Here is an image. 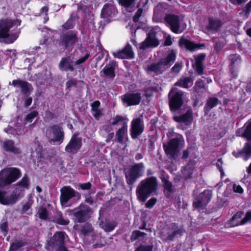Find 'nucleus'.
<instances>
[{
	"label": "nucleus",
	"mask_w": 251,
	"mask_h": 251,
	"mask_svg": "<svg viewBox=\"0 0 251 251\" xmlns=\"http://www.w3.org/2000/svg\"><path fill=\"white\" fill-rule=\"evenodd\" d=\"M244 214L242 212H237L233 216L232 218L229 221V224L230 226H236L240 225H243L244 219L243 216Z\"/></svg>",
	"instance_id": "2f4dec72"
},
{
	"label": "nucleus",
	"mask_w": 251,
	"mask_h": 251,
	"mask_svg": "<svg viewBox=\"0 0 251 251\" xmlns=\"http://www.w3.org/2000/svg\"><path fill=\"white\" fill-rule=\"evenodd\" d=\"M12 84L15 87H20L22 93L27 96L29 95L33 90L32 85L25 80L14 79L12 81Z\"/></svg>",
	"instance_id": "f3484780"
},
{
	"label": "nucleus",
	"mask_w": 251,
	"mask_h": 251,
	"mask_svg": "<svg viewBox=\"0 0 251 251\" xmlns=\"http://www.w3.org/2000/svg\"><path fill=\"white\" fill-rule=\"evenodd\" d=\"M145 235V233L141 232L139 230H134L132 232V236H133L135 239H137L140 237H144Z\"/></svg>",
	"instance_id": "338daca9"
},
{
	"label": "nucleus",
	"mask_w": 251,
	"mask_h": 251,
	"mask_svg": "<svg viewBox=\"0 0 251 251\" xmlns=\"http://www.w3.org/2000/svg\"><path fill=\"white\" fill-rule=\"evenodd\" d=\"M158 190L157 178L155 176L148 177L142 180L137 186L136 196L140 201L144 202L150 197L156 196Z\"/></svg>",
	"instance_id": "f257e3e1"
},
{
	"label": "nucleus",
	"mask_w": 251,
	"mask_h": 251,
	"mask_svg": "<svg viewBox=\"0 0 251 251\" xmlns=\"http://www.w3.org/2000/svg\"><path fill=\"white\" fill-rule=\"evenodd\" d=\"M148 71L149 72H154L156 75L160 74L163 72V69L159 61L156 63H152L148 67Z\"/></svg>",
	"instance_id": "37998d69"
},
{
	"label": "nucleus",
	"mask_w": 251,
	"mask_h": 251,
	"mask_svg": "<svg viewBox=\"0 0 251 251\" xmlns=\"http://www.w3.org/2000/svg\"><path fill=\"white\" fill-rule=\"evenodd\" d=\"M232 154L236 157L243 156L245 160H247L251 156V144L249 143L246 144L243 150L239 151L238 153L233 151Z\"/></svg>",
	"instance_id": "7c9ffc66"
},
{
	"label": "nucleus",
	"mask_w": 251,
	"mask_h": 251,
	"mask_svg": "<svg viewBox=\"0 0 251 251\" xmlns=\"http://www.w3.org/2000/svg\"><path fill=\"white\" fill-rule=\"evenodd\" d=\"M78 40V32L76 30H69L60 36L58 45L65 50H72Z\"/></svg>",
	"instance_id": "9d476101"
},
{
	"label": "nucleus",
	"mask_w": 251,
	"mask_h": 251,
	"mask_svg": "<svg viewBox=\"0 0 251 251\" xmlns=\"http://www.w3.org/2000/svg\"><path fill=\"white\" fill-rule=\"evenodd\" d=\"M128 120L126 116L120 115H116L110 120V124L111 126L121 125V127L116 132L117 141L119 143L123 144L124 142L125 137L127 136Z\"/></svg>",
	"instance_id": "39448f33"
},
{
	"label": "nucleus",
	"mask_w": 251,
	"mask_h": 251,
	"mask_svg": "<svg viewBox=\"0 0 251 251\" xmlns=\"http://www.w3.org/2000/svg\"><path fill=\"white\" fill-rule=\"evenodd\" d=\"M21 20L20 19L12 20L5 18L0 20V39H4V42L9 44L14 42L19 37V33H14L9 34L10 28L14 25H20Z\"/></svg>",
	"instance_id": "f03ea898"
},
{
	"label": "nucleus",
	"mask_w": 251,
	"mask_h": 251,
	"mask_svg": "<svg viewBox=\"0 0 251 251\" xmlns=\"http://www.w3.org/2000/svg\"><path fill=\"white\" fill-rule=\"evenodd\" d=\"M159 177L163 183V192L167 198L171 196L173 193V184L169 181V176L164 170L159 171Z\"/></svg>",
	"instance_id": "2eb2a0df"
},
{
	"label": "nucleus",
	"mask_w": 251,
	"mask_h": 251,
	"mask_svg": "<svg viewBox=\"0 0 251 251\" xmlns=\"http://www.w3.org/2000/svg\"><path fill=\"white\" fill-rule=\"evenodd\" d=\"M218 104V100L216 98L210 99L207 103L206 108L210 109L217 105Z\"/></svg>",
	"instance_id": "6e6d98bb"
},
{
	"label": "nucleus",
	"mask_w": 251,
	"mask_h": 251,
	"mask_svg": "<svg viewBox=\"0 0 251 251\" xmlns=\"http://www.w3.org/2000/svg\"><path fill=\"white\" fill-rule=\"evenodd\" d=\"M157 200L155 197L151 198L146 202L145 205L147 208H152L157 202Z\"/></svg>",
	"instance_id": "13d9d810"
},
{
	"label": "nucleus",
	"mask_w": 251,
	"mask_h": 251,
	"mask_svg": "<svg viewBox=\"0 0 251 251\" xmlns=\"http://www.w3.org/2000/svg\"><path fill=\"white\" fill-rule=\"evenodd\" d=\"M6 192L0 190V203L3 205H8V197H6Z\"/></svg>",
	"instance_id": "864d4df0"
},
{
	"label": "nucleus",
	"mask_w": 251,
	"mask_h": 251,
	"mask_svg": "<svg viewBox=\"0 0 251 251\" xmlns=\"http://www.w3.org/2000/svg\"><path fill=\"white\" fill-rule=\"evenodd\" d=\"M32 202H30L29 201L27 202L23 205L22 209H21V213L24 214L26 212L31 206Z\"/></svg>",
	"instance_id": "e2e57ef3"
},
{
	"label": "nucleus",
	"mask_w": 251,
	"mask_h": 251,
	"mask_svg": "<svg viewBox=\"0 0 251 251\" xmlns=\"http://www.w3.org/2000/svg\"><path fill=\"white\" fill-rule=\"evenodd\" d=\"M24 194L16 189H15L9 197H8V202L9 204L15 203L19 199L23 197Z\"/></svg>",
	"instance_id": "58836bf2"
},
{
	"label": "nucleus",
	"mask_w": 251,
	"mask_h": 251,
	"mask_svg": "<svg viewBox=\"0 0 251 251\" xmlns=\"http://www.w3.org/2000/svg\"><path fill=\"white\" fill-rule=\"evenodd\" d=\"M156 32L154 29L151 30L147 34L146 39L140 44L139 49L144 50L151 47L158 46L159 42L156 38Z\"/></svg>",
	"instance_id": "4468645a"
},
{
	"label": "nucleus",
	"mask_w": 251,
	"mask_h": 251,
	"mask_svg": "<svg viewBox=\"0 0 251 251\" xmlns=\"http://www.w3.org/2000/svg\"><path fill=\"white\" fill-rule=\"evenodd\" d=\"M90 54L89 53H86L84 56L79 58L78 60H77L75 62V65H79L81 64L84 62H85L89 57Z\"/></svg>",
	"instance_id": "bf43d9fd"
},
{
	"label": "nucleus",
	"mask_w": 251,
	"mask_h": 251,
	"mask_svg": "<svg viewBox=\"0 0 251 251\" xmlns=\"http://www.w3.org/2000/svg\"><path fill=\"white\" fill-rule=\"evenodd\" d=\"M117 225V224L115 221L105 220L104 222L102 223L100 225L104 231L106 232H110L115 228Z\"/></svg>",
	"instance_id": "a19ab883"
},
{
	"label": "nucleus",
	"mask_w": 251,
	"mask_h": 251,
	"mask_svg": "<svg viewBox=\"0 0 251 251\" xmlns=\"http://www.w3.org/2000/svg\"><path fill=\"white\" fill-rule=\"evenodd\" d=\"M174 120L177 122L182 123L186 125H189L192 122V111L190 110L184 115L179 117H174Z\"/></svg>",
	"instance_id": "c756f323"
},
{
	"label": "nucleus",
	"mask_w": 251,
	"mask_h": 251,
	"mask_svg": "<svg viewBox=\"0 0 251 251\" xmlns=\"http://www.w3.org/2000/svg\"><path fill=\"white\" fill-rule=\"evenodd\" d=\"M79 133L75 132L65 147V151L69 154H76L82 146V138L79 137Z\"/></svg>",
	"instance_id": "9b49d317"
},
{
	"label": "nucleus",
	"mask_w": 251,
	"mask_h": 251,
	"mask_svg": "<svg viewBox=\"0 0 251 251\" xmlns=\"http://www.w3.org/2000/svg\"><path fill=\"white\" fill-rule=\"evenodd\" d=\"M77 84V80L75 78H71L66 82V91L69 93L72 89V87H76Z\"/></svg>",
	"instance_id": "de8ad7c7"
},
{
	"label": "nucleus",
	"mask_w": 251,
	"mask_h": 251,
	"mask_svg": "<svg viewBox=\"0 0 251 251\" xmlns=\"http://www.w3.org/2000/svg\"><path fill=\"white\" fill-rule=\"evenodd\" d=\"M153 246L152 244L146 245L140 244L134 251H153Z\"/></svg>",
	"instance_id": "603ef678"
},
{
	"label": "nucleus",
	"mask_w": 251,
	"mask_h": 251,
	"mask_svg": "<svg viewBox=\"0 0 251 251\" xmlns=\"http://www.w3.org/2000/svg\"><path fill=\"white\" fill-rule=\"evenodd\" d=\"M194 169V166L192 164H188L184 169L182 170V174L184 176L188 179L190 178L192 174V171Z\"/></svg>",
	"instance_id": "49530a36"
},
{
	"label": "nucleus",
	"mask_w": 251,
	"mask_h": 251,
	"mask_svg": "<svg viewBox=\"0 0 251 251\" xmlns=\"http://www.w3.org/2000/svg\"><path fill=\"white\" fill-rule=\"evenodd\" d=\"M91 208L86 204H80L78 207L69 210V215L75 223H83L90 218Z\"/></svg>",
	"instance_id": "423d86ee"
},
{
	"label": "nucleus",
	"mask_w": 251,
	"mask_h": 251,
	"mask_svg": "<svg viewBox=\"0 0 251 251\" xmlns=\"http://www.w3.org/2000/svg\"><path fill=\"white\" fill-rule=\"evenodd\" d=\"M22 176L21 170L15 167L3 169L0 171V187L7 186L16 181Z\"/></svg>",
	"instance_id": "20e7f679"
},
{
	"label": "nucleus",
	"mask_w": 251,
	"mask_h": 251,
	"mask_svg": "<svg viewBox=\"0 0 251 251\" xmlns=\"http://www.w3.org/2000/svg\"><path fill=\"white\" fill-rule=\"evenodd\" d=\"M169 98V105L170 111L173 112V87H172L168 95Z\"/></svg>",
	"instance_id": "680f3d73"
},
{
	"label": "nucleus",
	"mask_w": 251,
	"mask_h": 251,
	"mask_svg": "<svg viewBox=\"0 0 251 251\" xmlns=\"http://www.w3.org/2000/svg\"><path fill=\"white\" fill-rule=\"evenodd\" d=\"M116 66V62L114 61H111L104 67L100 73H103L105 76L113 79L115 77Z\"/></svg>",
	"instance_id": "b1692460"
},
{
	"label": "nucleus",
	"mask_w": 251,
	"mask_h": 251,
	"mask_svg": "<svg viewBox=\"0 0 251 251\" xmlns=\"http://www.w3.org/2000/svg\"><path fill=\"white\" fill-rule=\"evenodd\" d=\"M193 84V80L189 77H182L180 80L176 83V86H179L181 87L186 88Z\"/></svg>",
	"instance_id": "79ce46f5"
},
{
	"label": "nucleus",
	"mask_w": 251,
	"mask_h": 251,
	"mask_svg": "<svg viewBox=\"0 0 251 251\" xmlns=\"http://www.w3.org/2000/svg\"><path fill=\"white\" fill-rule=\"evenodd\" d=\"M17 187L15 189L24 193L25 190H28L30 187V179L27 175L25 174L22 178L15 184Z\"/></svg>",
	"instance_id": "cd10ccee"
},
{
	"label": "nucleus",
	"mask_w": 251,
	"mask_h": 251,
	"mask_svg": "<svg viewBox=\"0 0 251 251\" xmlns=\"http://www.w3.org/2000/svg\"><path fill=\"white\" fill-rule=\"evenodd\" d=\"M143 12V9L141 8H139L137 9L135 15L133 16L132 18V20L134 23H137L139 21V19L142 15Z\"/></svg>",
	"instance_id": "4d7b16f0"
},
{
	"label": "nucleus",
	"mask_w": 251,
	"mask_h": 251,
	"mask_svg": "<svg viewBox=\"0 0 251 251\" xmlns=\"http://www.w3.org/2000/svg\"><path fill=\"white\" fill-rule=\"evenodd\" d=\"M137 0H118L120 5L126 8H129L134 6Z\"/></svg>",
	"instance_id": "09e8293b"
},
{
	"label": "nucleus",
	"mask_w": 251,
	"mask_h": 251,
	"mask_svg": "<svg viewBox=\"0 0 251 251\" xmlns=\"http://www.w3.org/2000/svg\"><path fill=\"white\" fill-rule=\"evenodd\" d=\"M204 57L205 55L203 54L194 56L195 62L193 64V66L199 75H201L202 73L203 68L202 62Z\"/></svg>",
	"instance_id": "473e14b6"
},
{
	"label": "nucleus",
	"mask_w": 251,
	"mask_h": 251,
	"mask_svg": "<svg viewBox=\"0 0 251 251\" xmlns=\"http://www.w3.org/2000/svg\"><path fill=\"white\" fill-rule=\"evenodd\" d=\"M94 228L92 225L89 223H85L80 229L79 235L84 237L88 236L93 232Z\"/></svg>",
	"instance_id": "e433bc0d"
},
{
	"label": "nucleus",
	"mask_w": 251,
	"mask_h": 251,
	"mask_svg": "<svg viewBox=\"0 0 251 251\" xmlns=\"http://www.w3.org/2000/svg\"><path fill=\"white\" fill-rule=\"evenodd\" d=\"M186 24L184 21L183 17L174 15V33H181L186 28Z\"/></svg>",
	"instance_id": "5701e85b"
},
{
	"label": "nucleus",
	"mask_w": 251,
	"mask_h": 251,
	"mask_svg": "<svg viewBox=\"0 0 251 251\" xmlns=\"http://www.w3.org/2000/svg\"><path fill=\"white\" fill-rule=\"evenodd\" d=\"M37 214L39 218L42 220L47 221L49 219V212L48 209L45 207H40Z\"/></svg>",
	"instance_id": "c03bdc74"
},
{
	"label": "nucleus",
	"mask_w": 251,
	"mask_h": 251,
	"mask_svg": "<svg viewBox=\"0 0 251 251\" xmlns=\"http://www.w3.org/2000/svg\"><path fill=\"white\" fill-rule=\"evenodd\" d=\"M46 136L50 143H56L60 145L65 138V132L62 126L60 125H52L47 127Z\"/></svg>",
	"instance_id": "6e6552de"
},
{
	"label": "nucleus",
	"mask_w": 251,
	"mask_h": 251,
	"mask_svg": "<svg viewBox=\"0 0 251 251\" xmlns=\"http://www.w3.org/2000/svg\"><path fill=\"white\" fill-rule=\"evenodd\" d=\"M118 13V10L113 3H105L101 10L100 16L103 19H107L115 16Z\"/></svg>",
	"instance_id": "6ab92c4d"
},
{
	"label": "nucleus",
	"mask_w": 251,
	"mask_h": 251,
	"mask_svg": "<svg viewBox=\"0 0 251 251\" xmlns=\"http://www.w3.org/2000/svg\"><path fill=\"white\" fill-rule=\"evenodd\" d=\"M8 224L7 221L0 224V230L4 236H6L8 232Z\"/></svg>",
	"instance_id": "5fc2aeb1"
},
{
	"label": "nucleus",
	"mask_w": 251,
	"mask_h": 251,
	"mask_svg": "<svg viewBox=\"0 0 251 251\" xmlns=\"http://www.w3.org/2000/svg\"><path fill=\"white\" fill-rule=\"evenodd\" d=\"M164 20L171 31H173V14L170 12L165 15Z\"/></svg>",
	"instance_id": "8fccbe9b"
},
{
	"label": "nucleus",
	"mask_w": 251,
	"mask_h": 251,
	"mask_svg": "<svg viewBox=\"0 0 251 251\" xmlns=\"http://www.w3.org/2000/svg\"><path fill=\"white\" fill-rule=\"evenodd\" d=\"M64 231H56L52 236L47 241L48 249L55 251H68L65 246V235Z\"/></svg>",
	"instance_id": "1a4fd4ad"
},
{
	"label": "nucleus",
	"mask_w": 251,
	"mask_h": 251,
	"mask_svg": "<svg viewBox=\"0 0 251 251\" xmlns=\"http://www.w3.org/2000/svg\"><path fill=\"white\" fill-rule=\"evenodd\" d=\"M179 45L181 47L185 48L187 50L191 51L197 50L203 46L202 45L195 44L184 38H181L180 39Z\"/></svg>",
	"instance_id": "a878e982"
},
{
	"label": "nucleus",
	"mask_w": 251,
	"mask_h": 251,
	"mask_svg": "<svg viewBox=\"0 0 251 251\" xmlns=\"http://www.w3.org/2000/svg\"><path fill=\"white\" fill-rule=\"evenodd\" d=\"M141 94L140 93H126L121 97L123 103L126 106L138 105L141 101Z\"/></svg>",
	"instance_id": "ddd939ff"
},
{
	"label": "nucleus",
	"mask_w": 251,
	"mask_h": 251,
	"mask_svg": "<svg viewBox=\"0 0 251 251\" xmlns=\"http://www.w3.org/2000/svg\"><path fill=\"white\" fill-rule=\"evenodd\" d=\"M54 222L59 225L67 226L69 225L70 221L68 219H64L61 213L58 217L55 218Z\"/></svg>",
	"instance_id": "3c124183"
},
{
	"label": "nucleus",
	"mask_w": 251,
	"mask_h": 251,
	"mask_svg": "<svg viewBox=\"0 0 251 251\" xmlns=\"http://www.w3.org/2000/svg\"><path fill=\"white\" fill-rule=\"evenodd\" d=\"M212 197V192L209 190L204 191L193 202L195 207H202L206 206L210 201Z\"/></svg>",
	"instance_id": "dca6fc26"
},
{
	"label": "nucleus",
	"mask_w": 251,
	"mask_h": 251,
	"mask_svg": "<svg viewBox=\"0 0 251 251\" xmlns=\"http://www.w3.org/2000/svg\"><path fill=\"white\" fill-rule=\"evenodd\" d=\"M145 125L143 120L140 118L133 119L131 122L130 134L132 139H137L144 132Z\"/></svg>",
	"instance_id": "f8f14e48"
},
{
	"label": "nucleus",
	"mask_w": 251,
	"mask_h": 251,
	"mask_svg": "<svg viewBox=\"0 0 251 251\" xmlns=\"http://www.w3.org/2000/svg\"><path fill=\"white\" fill-rule=\"evenodd\" d=\"M243 224H246L247 223H251V210L247 212L245 216L243 217Z\"/></svg>",
	"instance_id": "0e129e2a"
},
{
	"label": "nucleus",
	"mask_w": 251,
	"mask_h": 251,
	"mask_svg": "<svg viewBox=\"0 0 251 251\" xmlns=\"http://www.w3.org/2000/svg\"><path fill=\"white\" fill-rule=\"evenodd\" d=\"M39 115L38 112L36 110H33L30 112H29L24 118V123L25 124H27V123H32L33 121V119L38 117Z\"/></svg>",
	"instance_id": "a18cd8bd"
},
{
	"label": "nucleus",
	"mask_w": 251,
	"mask_h": 251,
	"mask_svg": "<svg viewBox=\"0 0 251 251\" xmlns=\"http://www.w3.org/2000/svg\"><path fill=\"white\" fill-rule=\"evenodd\" d=\"M144 165L143 163H135L124 170L126 182L128 185L132 186L143 174Z\"/></svg>",
	"instance_id": "0eeeda50"
},
{
	"label": "nucleus",
	"mask_w": 251,
	"mask_h": 251,
	"mask_svg": "<svg viewBox=\"0 0 251 251\" xmlns=\"http://www.w3.org/2000/svg\"><path fill=\"white\" fill-rule=\"evenodd\" d=\"M173 61V50H170L168 54L161 58L159 62L162 67L168 68L171 66V62Z\"/></svg>",
	"instance_id": "4c0bfd02"
},
{
	"label": "nucleus",
	"mask_w": 251,
	"mask_h": 251,
	"mask_svg": "<svg viewBox=\"0 0 251 251\" xmlns=\"http://www.w3.org/2000/svg\"><path fill=\"white\" fill-rule=\"evenodd\" d=\"M2 148L4 151L12 152L14 154H19L22 153L21 150L15 146V142L12 140L4 141L2 143Z\"/></svg>",
	"instance_id": "4be33fe9"
},
{
	"label": "nucleus",
	"mask_w": 251,
	"mask_h": 251,
	"mask_svg": "<svg viewBox=\"0 0 251 251\" xmlns=\"http://www.w3.org/2000/svg\"><path fill=\"white\" fill-rule=\"evenodd\" d=\"M60 191V202L62 207H70L81 199L80 193L70 186L62 187Z\"/></svg>",
	"instance_id": "7ed1b4c3"
},
{
	"label": "nucleus",
	"mask_w": 251,
	"mask_h": 251,
	"mask_svg": "<svg viewBox=\"0 0 251 251\" xmlns=\"http://www.w3.org/2000/svg\"><path fill=\"white\" fill-rule=\"evenodd\" d=\"M78 186L83 190H88L91 188L92 184L90 182H87L86 183H79Z\"/></svg>",
	"instance_id": "052dcab7"
},
{
	"label": "nucleus",
	"mask_w": 251,
	"mask_h": 251,
	"mask_svg": "<svg viewBox=\"0 0 251 251\" xmlns=\"http://www.w3.org/2000/svg\"><path fill=\"white\" fill-rule=\"evenodd\" d=\"M182 93L181 91H174V110L179 107L182 104Z\"/></svg>",
	"instance_id": "ea45409f"
},
{
	"label": "nucleus",
	"mask_w": 251,
	"mask_h": 251,
	"mask_svg": "<svg viewBox=\"0 0 251 251\" xmlns=\"http://www.w3.org/2000/svg\"><path fill=\"white\" fill-rule=\"evenodd\" d=\"M236 134L238 136H242L251 140V119L245 124L243 128L237 130Z\"/></svg>",
	"instance_id": "393cba45"
},
{
	"label": "nucleus",
	"mask_w": 251,
	"mask_h": 251,
	"mask_svg": "<svg viewBox=\"0 0 251 251\" xmlns=\"http://www.w3.org/2000/svg\"><path fill=\"white\" fill-rule=\"evenodd\" d=\"M75 17L74 14L72 13L69 18L61 25V27L63 29L69 31L72 30L71 29H73L75 27Z\"/></svg>",
	"instance_id": "c9c22d12"
},
{
	"label": "nucleus",
	"mask_w": 251,
	"mask_h": 251,
	"mask_svg": "<svg viewBox=\"0 0 251 251\" xmlns=\"http://www.w3.org/2000/svg\"><path fill=\"white\" fill-rule=\"evenodd\" d=\"M113 55L115 58L120 59H132L134 57L132 47L129 44H127L121 50L114 52Z\"/></svg>",
	"instance_id": "aec40b11"
},
{
	"label": "nucleus",
	"mask_w": 251,
	"mask_h": 251,
	"mask_svg": "<svg viewBox=\"0 0 251 251\" xmlns=\"http://www.w3.org/2000/svg\"><path fill=\"white\" fill-rule=\"evenodd\" d=\"M49 10L48 4H46L43 7H42L40 10V12L39 13V15H42L43 14H45L46 16H47L48 14V11Z\"/></svg>",
	"instance_id": "774afa93"
},
{
	"label": "nucleus",
	"mask_w": 251,
	"mask_h": 251,
	"mask_svg": "<svg viewBox=\"0 0 251 251\" xmlns=\"http://www.w3.org/2000/svg\"><path fill=\"white\" fill-rule=\"evenodd\" d=\"M222 23L221 20L217 18L209 17L208 24L206 26V29L213 32L218 31L222 27Z\"/></svg>",
	"instance_id": "bb28decb"
},
{
	"label": "nucleus",
	"mask_w": 251,
	"mask_h": 251,
	"mask_svg": "<svg viewBox=\"0 0 251 251\" xmlns=\"http://www.w3.org/2000/svg\"><path fill=\"white\" fill-rule=\"evenodd\" d=\"M184 145V139L180 134L174 135V156L177 150L181 149Z\"/></svg>",
	"instance_id": "f704fd0d"
},
{
	"label": "nucleus",
	"mask_w": 251,
	"mask_h": 251,
	"mask_svg": "<svg viewBox=\"0 0 251 251\" xmlns=\"http://www.w3.org/2000/svg\"><path fill=\"white\" fill-rule=\"evenodd\" d=\"M172 6L165 2H159L153 8V16L162 17L164 15L171 12Z\"/></svg>",
	"instance_id": "a211bd4d"
},
{
	"label": "nucleus",
	"mask_w": 251,
	"mask_h": 251,
	"mask_svg": "<svg viewBox=\"0 0 251 251\" xmlns=\"http://www.w3.org/2000/svg\"><path fill=\"white\" fill-rule=\"evenodd\" d=\"M100 102L99 100H95L91 104L92 111H95L99 109V108L100 106Z\"/></svg>",
	"instance_id": "69168bd1"
},
{
	"label": "nucleus",
	"mask_w": 251,
	"mask_h": 251,
	"mask_svg": "<svg viewBox=\"0 0 251 251\" xmlns=\"http://www.w3.org/2000/svg\"><path fill=\"white\" fill-rule=\"evenodd\" d=\"M70 58V56L63 57L59 63V68L62 71L73 72L75 70V64Z\"/></svg>",
	"instance_id": "412c9836"
},
{
	"label": "nucleus",
	"mask_w": 251,
	"mask_h": 251,
	"mask_svg": "<svg viewBox=\"0 0 251 251\" xmlns=\"http://www.w3.org/2000/svg\"><path fill=\"white\" fill-rule=\"evenodd\" d=\"M27 244L25 239H15L10 244L9 251H18Z\"/></svg>",
	"instance_id": "72a5a7b5"
},
{
	"label": "nucleus",
	"mask_w": 251,
	"mask_h": 251,
	"mask_svg": "<svg viewBox=\"0 0 251 251\" xmlns=\"http://www.w3.org/2000/svg\"><path fill=\"white\" fill-rule=\"evenodd\" d=\"M173 135V131H169L168 136L169 140L167 143H163V148L167 156L171 159L173 158V138H171V135Z\"/></svg>",
	"instance_id": "c85d7f7f"
}]
</instances>
